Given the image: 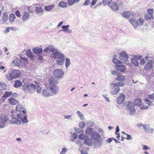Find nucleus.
Here are the masks:
<instances>
[{
  "instance_id": "1",
  "label": "nucleus",
  "mask_w": 154,
  "mask_h": 154,
  "mask_svg": "<svg viewBox=\"0 0 154 154\" xmlns=\"http://www.w3.org/2000/svg\"><path fill=\"white\" fill-rule=\"evenodd\" d=\"M125 76L123 75H120L117 76L116 80L118 81L121 82H118L116 83H113L111 84L112 89L111 93L113 94H118L120 90L119 87H122L124 86L125 83L123 82L125 79Z\"/></svg>"
},
{
  "instance_id": "2",
  "label": "nucleus",
  "mask_w": 154,
  "mask_h": 154,
  "mask_svg": "<svg viewBox=\"0 0 154 154\" xmlns=\"http://www.w3.org/2000/svg\"><path fill=\"white\" fill-rule=\"evenodd\" d=\"M12 119L9 120V122L11 124H20L21 123V121L23 123H26L28 122L26 115H24L21 113L17 114V117L18 119L15 118H13V116L11 115Z\"/></svg>"
},
{
  "instance_id": "3",
  "label": "nucleus",
  "mask_w": 154,
  "mask_h": 154,
  "mask_svg": "<svg viewBox=\"0 0 154 154\" xmlns=\"http://www.w3.org/2000/svg\"><path fill=\"white\" fill-rule=\"evenodd\" d=\"M55 50V48H54L51 49L50 51L53 52V54L54 55V59L57 58V64L61 65L63 64L64 61L65 57L64 56L57 51L54 52Z\"/></svg>"
},
{
  "instance_id": "4",
  "label": "nucleus",
  "mask_w": 154,
  "mask_h": 154,
  "mask_svg": "<svg viewBox=\"0 0 154 154\" xmlns=\"http://www.w3.org/2000/svg\"><path fill=\"white\" fill-rule=\"evenodd\" d=\"M48 87L51 93L56 94L58 92L59 88L55 85L57 83V81L54 78H50L49 79Z\"/></svg>"
},
{
  "instance_id": "5",
  "label": "nucleus",
  "mask_w": 154,
  "mask_h": 154,
  "mask_svg": "<svg viewBox=\"0 0 154 154\" xmlns=\"http://www.w3.org/2000/svg\"><path fill=\"white\" fill-rule=\"evenodd\" d=\"M112 1V0H103L102 2L104 5L108 4L113 11H116L118 10L119 7L117 3L114 2L111 3Z\"/></svg>"
},
{
  "instance_id": "6",
  "label": "nucleus",
  "mask_w": 154,
  "mask_h": 154,
  "mask_svg": "<svg viewBox=\"0 0 154 154\" xmlns=\"http://www.w3.org/2000/svg\"><path fill=\"white\" fill-rule=\"evenodd\" d=\"M23 89L25 91H29L30 93H33L35 91L36 88L35 85L32 83L24 85L22 86Z\"/></svg>"
},
{
  "instance_id": "7",
  "label": "nucleus",
  "mask_w": 154,
  "mask_h": 154,
  "mask_svg": "<svg viewBox=\"0 0 154 154\" xmlns=\"http://www.w3.org/2000/svg\"><path fill=\"white\" fill-rule=\"evenodd\" d=\"M64 72L61 69H56L53 72L54 76L57 78H61L63 76Z\"/></svg>"
},
{
  "instance_id": "8",
  "label": "nucleus",
  "mask_w": 154,
  "mask_h": 154,
  "mask_svg": "<svg viewBox=\"0 0 154 154\" xmlns=\"http://www.w3.org/2000/svg\"><path fill=\"white\" fill-rule=\"evenodd\" d=\"M127 109L131 114H133L135 112L134 103L132 102H129L127 105Z\"/></svg>"
},
{
  "instance_id": "9",
  "label": "nucleus",
  "mask_w": 154,
  "mask_h": 154,
  "mask_svg": "<svg viewBox=\"0 0 154 154\" xmlns=\"http://www.w3.org/2000/svg\"><path fill=\"white\" fill-rule=\"evenodd\" d=\"M122 16L126 18H128L131 17H133L134 14L131 11H124L121 14Z\"/></svg>"
},
{
  "instance_id": "10",
  "label": "nucleus",
  "mask_w": 154,
  "mask_h": 154,
  "mask_svg": "<svg viewBox=\"0 0 154 154\" xmlns=\"http://www.w3.org/2000/svg\"><path fill=\"white\" fill-rule=\"evenodd\" d=\"M128 56L125 52L122 51L120 53L119 58L120 60L125 62L128 61Z\"/></svg>"
},
{
  "instance_id": "11",
  "label": "nucleus",
  "mask_w": 154,
  "mask_h": 154,
  "mask_svg": "<svg viewBox=\"0 0 154 154\" xmlns=\"http://www.w3.org/2000/svg\"><path fill=\"white\" fill-rule=\"evenodd\" d=\"M91 137L93 140L99 141L101 137L99 134L96 131H94L91 134Z\"/></svg>"
},
{
  "instance_id": "12",
  "label": "nucleus",
  "mask_w": 154,
  "mask_h": 154,
  "mask_svg": "<svg viewBox=\"0 0 154 154\" xmlns=\"http://www.w3.org/2000/svg\"><path fill=\"white\" fill-rule=\"evenodd\" d=\"M30 17V14L29 12L24 11L22 14V19L23 21H26Z\"/></svg>"
},
{
  "instance_id": "13",
  "label": "nucleus",
  "mask_w": 154,
  "mask_h": 154,
  "mask_svg": "<svg viewBox=\"0 0 154 154\" xmlns=\"http://www.w3.org/2000/svg\"><path fill=\"white\" fill-rule=\"evenodd\" d=\"M115 69L118 71L123 72L125 71L126 68L124 65H116L115 66Z\"/></svg>"
},
{
  "instance_id": "14",
  "label": "nucleus",
  "mask_w": 154,
  "mask_h": 154,
  "mask_svg": "<svg viewBox=\"0 0 154 154\" xmlns=\"http://www.w3.org/2000/svg\"><path fill=\"white\" fill-rule=\"evenodd\" d=\"M125 96L122 94H121L117 98V103L119 104L122 103L125 101Z\"/></svg>"
},
{
  "instance_id": "15",
  "label": "nucleus",
  "mask_w": 154,
  "mask_h": 154,
  "mask_svg": "<svg viewBox=\"0 0 154 154\" xmlns=\"http://www.w3.org/2000/svg\"><path fill=\"white\" fill-rule=\"evenodd\" d=\"M42 95L45 97H48L51 96V93L50 91V90L48 88L42 90Z\"/></svg>"
},
{
  "instance_id": "16",
  "label": "nucleus",
  "mask_w": 154,
  "mask_h": 154,
  "mask_svg": "<svg viewBox=\"0 0 154 154\" xmlns=\"http://www.w3.org/2000/svg\"><path fill=\"white\" fill-rule=\"evenodd\" d=\"M11 73V75H13V76L14 78H18L21 74V72L20 70L15 69H13Z\"/></svg>"
},
{
  "instance_id": "17",
  "label": "nucleus",
  "mask_w": 154,
  "mask_h": 154,
  "mask_svg": "<svg viewBox=\"0 0 154 154\" xmlns=\"http://www.w3.org/2000/svg\"><path fill=\"white\" fill-rule=\"evenodd\" d=\"M152 66V61L151 60L148 61L144 66V69L146 70L150 69Z\"/></svg>"
},
{
  "instance_id": "18",
  "label": "nucleus",
  "mask_w": 154,
  "mask_h": 154,
  "mask_svg": "<svg viewBox=\"0 0 154 154\" xmlns=\"http://www.w3.org/2000/svg\"><path fill=\"white\" fill-rule=\"evenodd\" d=\"M84 140L85 141L83 143L84 144H86L88 146H91L92 145V140L88 137L87 136Z\"/></svg>"
},
{
  "instance_id": "19",
  "label": "nucleus",
  "mask_w": 154,
  "mask_h": 154,
  "mask_svg": "<svg viewBox=\"0 0 154 154\" xmlns=\"http://www.w3.org/2000/svg\"><path fill=\"white\" fill-rule=\"evenodd\" d=\"M9 103L11 105H16L19 102L13 97H11L8 99Z\"/></svg>"
},
{
  "instance_id": "20",
  "label": "nucleus",
  "mask_w": 154,
  "mask_h": 154,
  "mask_svg": "<svg viewBox=\"0 0 154 154\" xmlns=\"http://www.w3.org/2000/svg\"><path fill=\"white\" fill-rule=\"evenodd\" d=\"M129 22L131 23L135 27H137L138 25V22L136 20L132 18H130L129 19Z\"/></svg>"
},
{
  "instance_id": "21",
  "label": "nucleus",
  "mask_w": 154,
  "mask_h": 154,
  "mask_svg": "<svg viewBox=\"0 0 154 154\" xmlns=\"http://www.w3.org/2000/svg\"><path fill=\"white\" fill-rule=\"evenodd\" d=\"M26 54L27 57L31 58V59H33L34 57L33 54L31 51L29 50H27Z\"/></svg>"
},
{
  "instance_id": "22",
  "label": "nucleus",
  "mask_w": 154,
  "mask_h": 154,
  "mask_svg": "<svg viewBox=\"0 0 154 154\" xmlns=\"http://www.w3.org/2000/svg\"><path fill=\"white\" fill-rule=\"evenodd\" d=\"M42 49L41 48L39 47H36L33 48V51L35 54H39L42 53Z\"/></svg>"
},
{
  "instance_id": "23",
  "label": "nucleus",
  "mask_w": 154,
  "mask_h": 154,
  "mask_svg": "<svg viewBox=\"0 0 154 154\" xmlns=\"http://www.w3.org/2000/svg\"><path fill=\"white\" fill-rule=\"evenodd\" d=\"M22 84V82L19 80L16 81L14 85V86L15 88H18L20 87Z\"/></svg>"
},
{
  "instance_id": "24",
  "label": "nucleus",
  "mask_w": 154,
  "mask_h": 154,
  "mask_svg": "<svg viewBox=\"0 0 154 154\" xmlns=\"http://www.w3.org/2000/svg\"><path fill=\"white\" fill-rule=\"evenodd\" d=\"M12 94L11 91H5L4 92L2 97L4 98H7L11 96Z\"/></svg>"
},
{
  "instance_id": "25",
  "label": "nucleus",
  "mask_w": 154,
  "mask_h": 154,
  "mask_svg": "<svg viewBox=\"0 0 154 154\" xmlns=\"http://www.w3.org/2000/svg\"><path fill=\"white\" fill-rule=\"evenodd\" d=\"M0 119L2 121H3L5 122L8 121V116L2 114L0 117Z\"/></svg>"
},
{
  "instance_id": "26",
  "label": "nucleus",
  "mask_w": 154,
  "mask_h": 154,
  "mask_svg": "<svg viewBox=\"0 0 154 154\" xmlns=\"http://www.w3.org/2000/svg\"><path fill=\"white\" fill-rule=\"evenodd\" d=\"M35 10L36 13L38 14H42L43 13V9L41 7H36Z\"/></svg>"
},
{
  "instance_id": "27",
  "label": "nucleus",
  "mask_w": 154,
  "mask_h": 154,
  "mask_svg": "<svg viewBox=\"0 0 154 154\" xmlns=\"http://www.w3.org/2000/svg\"><path fill=\"white\" fill-rule=\"evenodd\" d=\"M93 129L91 128H87L85 131V133L86 134L89 135L91 134L94 132Z\"/></svg>"
},
{
  "instance_id": "28",
  "label": "nucleus",
  "mask_w": 154,
  "mask_h": 154,
  "mask_svg": "<svg viewBox=\"0 0 154 154\" xmlns=\"http://www.w3.org/2000/svg\"><path fill=\"white\" fill-rule=\"evenodd\" d=\"M27 10L29 11L28 12L32 13L34 12L35 10V7L32 5L28 6L27 7Z\"/></svg>"
},
{
  "instance_id": "29",
  "label": "nucleus",
  "mask_w": 154,
  "mask_h": 154,
  "mask_svg": "<svg viewBox=\"0 0 154 154\" xmlns=\"http://www.w3.org/2000/svg\"><path fill=\"white\" fill-rule=\"evenodd\" d=\"M68 5H72L75 3L78 2L80 0H67Z\"/></svg>"
},
{
  "instance_id": "30",
  "label": "nucleus",
  "mask_w": 154,
  "mask_h": 154,
  "mask_svg": "<svg viewBox=\"0 0 154 154\" xmlns=\"http://www.w3.org/2000/svg\"><path fill=\"white\" fill-rule=\"evenodd\" d=\"M6 78L8 81L12 80L14 79V77L13 76V75H11V72L10 73L7 74L6 76Z\"/></svg>"
},
{
  "instance_id": "31",
  "label": "nucleus",
  "mask_w": 154,
  "mask_h": 154,
  "mask_svg": "<svg viewBox=\"0 0 154 154\" xmlns=\"http://www.w3.org/2000/svg\"><path fill=\"white\" fill-rule=\"evenodd\" d=\"M54 6L52 5H50L46 6L45 7L44 9L47 11H49L54 8Z\"/></svg>"
},
{
  "instance_id": "32",
  "label": "nucleus",
  "mask_w": 154,
  "mask_h": 154,
  "mask_svg": "<svg viewBox=\"0 0 154 154\" xmlns=\"http://www.w3.org/2000/svg\"><path fill=\"white\" fill-rule=\"evenodd\" d=\"M58 5L62 8H65L66 7L67 4L63 1H61L59 3Z\"/></svg>"
},
{
  "instance_id": "33",
  "label": "nucleus",
  "mask_w": 154,
  "mask_h": 154,
  "mask_svg": "<svg viewBox=\"0 0 154 154\" xmlns=\"http://www.w3.org/2000/svg\"><path fill=\"white\" fill-rule=\"evenodd\" d=\"M134 102L135 104L137 106H139L141 103V100L138 98L135 99Z\"/></svg>"
},
{
  "instance_id": "34",
  "label": "nucleus",
  "mask_w": 154,
  "mask_h": 154,
  "mask_svg": "<svg viewBox=\"0 0 154 154\" xmlns=\"http://www.w3.org/2000/svg\"><path fill=\"white\" fill-rule=\"evenodd\" d=\"M15 17H16L14 14H11L9 15V20L11 22H12L14 21Z\"/></svg>"
},
{
  "instance_id": "35",
  "label": "nucleus",
  "mask_w": 154,
  "mask_h": 154,
  "mask_svg": "<svg viewBox=\"0 0 154 154\" xmlns=\"http://www.w3.org/2000/svg\"><path fill=\"white\" fill-rule=\"evenodd\" d=\"M20 61L21 63L23 64L27 63L28 62L27 59L26 58L21 57Z\"/></svg>"
},
{
  "instance_id": "36",
  "label": "nucleus",
  "mask_w": 154,
  "mask_h": 154,
  "mask_svg": "<svg viewBox=\"0 0 154 154\" xmlns=\"http://www.w3.org/2000/svg\"><path fill=\"white\" fill-rule=\"evenodd\" d=\"M131 61L132 63L134 64L135 66H138L139 65V62L135 58H132L131 59Z\"/></svg>"
},
{
  "instance_id": "37",
  "label": "nucleus",
  "mask_w": 154,
  "mask_h": 154,
  "mask_svg": "<svg viewBox=\"0 0 154 154\" xmlns=\"http://www.w3.org/2000/svg\"><path fill=\"white\" fill-rule=\"evenodd\" d=\"M112 62L115 64H122V63L118 59L116 58H114L112 60ZM117 65V64H116Z\"/></svg>"
},
{
  "instance_id": "38",
  "label": "nucleus",
  "mask_w": 154,
  "mask_h": 154,
  "mask_svg": "<svg viewBox=\"0 0 154 154\" xmlns=\"http://www.w3.org/2000/svg\"><path fill=\"white\" fill-rule=\"evenodd\" d=\"M145 18L146 20H149L153 18L152 15H149L148 14H146L145 16Z\"/></svg>"
},
{
  "instance_id": "39",
  "label": "nucleus",
  "mask_w": 154,
  "mask_h": 154,
  "mask_svg": "<svg viewBox=\"0 0 154 154\" xmlns=\"http://www.w3.org/2000/svg\"><path fill=\"white\" fill-rule=\"evenodd\" d=\"M86 137L87 136L84 134H80L78 136V138L81 140H85Z\"/></svg>"
},
{
  "instance_id": "40",
  "label": "nucleus",
  "mask_w": 154,
  "mask_h": 154,
  "mask_svg": "<svg viewBox=\"0 0 154 154\" xmlns=\"http://www.w3.org/2000/svg\"><path fill=\"white\" fill-rule=\"evenodd\" d=\"M70 61L68 58H66V59L65 65L66 67H67L70 64Z\"/></svg>"
},
{
  "instance_id": "41",
  "label": "nucleus",
  "mask_w": 154,
  "mask_h": 154,
  "mask_svg": "<svg viewBox=\"0 0 154 154\" xmlns=\"http://www.w3.org/2000/svg\"><path fill=\"white\" fill-rule=\"evenodd\" d=\"M77 113L81 120L83 119L84 118V115L83 114H82L79 111H78L77 112Z\"/></svg>"
},
{
  "instance_id": "42",
  "label": "nucleus",
  "mask_w": 154,
  "mask_h": 154,
  "mask_svg": "<svg viewBox=\"0 0 154 154\" xmlns=\"http://www.w3.org/2000/svg\"><path fill=\"white\" fill-rule=\"evenodd\" d=\"M139 108L141 109H146L148 106V105L146 106H144L143 104H141L139 106Z\"/></svg>"
},
{
  "instance_id": "43",
  "label": "nucleus",
  "mask_w": 154,
  "mask_h": 154,
  "mask_svg": "<svg viewBox=\"0 0 154 154\" xmlns=\"http://www.w3.org/2000/svg\"><path fill=\"white\" fill-rule=\"evenodd\" d=\"M85 123L83 122H81L79 123V126L81 128H83L85 126Z\"/></svg>"
},
{
  "instance_id": "44",
  "label": "nucleus",
  "mask_w": 154,
  "mask_h": 154,
  "mask_svg": "<svg viewBox=\"0 0 154 154\" xmlns=\"http://www.w3.org/2000/svg\"><path fill=\"white\" fill-rule=\"evenodd\" d=\"M147 12L149 15H152L154 12V10L153 8L149 9L147 10Z\"/></svg>"
},
{
  "instance_id": "45",
  "label": "nucleus",
  "mask_w": 154,
  "mask_h": 154,
  "mask_svg": "<svg viewBox=\"0 0 154 154\" xmlns=\"http://www.w3.org/2000/svg\"><path fill=\"white\" fill-rule=\"evenodd\" d=\"M0 85L2 87L4 90H6L7 89L6 85L5 83L0 82Z\"/></svg>"
},
{
  "instance_id": "46",
  "label": "nucleus",
  "mask_w": 154,
  "mask_h": 154,
  "mask_svg": "<svg viewBox=\"0 0 154 154\" xmlns=\"http://www.w3.org/2000/svg\"><path fill=\"white\" fill-rule=\"evenodd\" d=\"M69 26V25L63 26L62 27V28L63 29V30L65 32H67Z\"/></svg>"
},
{
  "instance_id": "47",
  "label": "nucleus",
  "mask_w": 154,
  "mask_h": 154,
  "mask_svg": "<svg viewBox=\"0 0 154 154\" xmlns=\"http://www.w3.org/2000/svg\"><path fill=\"white\" fill-rule=\"evenodd\" d=\"M5 126V122L2 121H0V128H2Z\"/></svg>"
},
{
  "instance_id": "48",
  "label": "nucleus",
  "mask_w": 154,
  "mask_h": 154,
  "mask_svg": "<svg viewBox=\"0 0 154 154\" xmlns=\"http://www.w3.org/2000/svg\"><path fill=\"white\" fill-rule=\"evenodd\" d=\"M148 97L152 100H154V93L152 94H149L148 96Z\"/></svg>"
},
{
  "instance_id": "49",
  "label": "nucleus",
  "mask_w": 154,
  "mask_h": 154,
  "mask_svg": "<svg viewBox=\"0 0 154 154\" xmlns=\"http://www.w3.org/2000/svg\"><path fill=\"white\" fill-rule=\"evenodd\" d=\"M36 88V91L38 93H40L42 90L41 88L39 86H37Z\"/></svg>"
},
{
  "instance_id": "50",
  "label": "nucleus",
  "mask_w": 154,
  "mask_h": 154,
  "mask_svg": "<svg viewBox=\"0 0 154 154\" xmlns=\"http://www.w3.org/2000/svg\"><path fill=\"white\" fill-rule=\"evenodd\" d=\"M144 100L147 103V106L148 105L149 106V105L151 104L152 103V102L149 100L148 98Z\"/></svg>"
},
{
  "instance_id": "51",
  "label": "nucleus",
  "mask_w": 154,
  "mask_h": 154,
  "mask_svg": "<svg viewBox=\"0 0 154 154\" xmlns=\"http://www.w3.org/2000/svg\"><path fill=\"white\" fill-rule=\"evenodd\" d=\"M140 64L141 66L143 65L145 63V61L144 58L141 59L140 62Z\"/></svg>"
},
{
  "instance_id": "52",
  "label": "nucleus",
  "mask_w": 154,
  "mask_h": 154,
  "mask_svg": "<svg viewBox=\"0 0 154 154\" xmlns=\"http://www.w3.org/2000/svg\"><path fill=\"white\" fill-rule=\"evenodd\" d=\"M139 21L140 25H142L144 22V20L141 18H140L139 19Z\"/></svg>"
},
{
  "instance_id": "53",
  "label": "nucleus",
  "mask_w": 154,
  "mask_h": 154,
  "mask_svg": "<svg viewBox=\"0 0 154 154\" xmlns=\"http://www.w3.org/2000/svg\"><path fill=\"white\" fill-rule=\"evenodd\" d=\"M126 135H127V137L126 138V139L127 140H129L132 139V137L131 136L130 134H126Z\"/></svg>"
},
{
  "instance_id": "54",
  "label": "nucleus",
  "mask_w": 154,
  "mask_h": 154,
  "mask_svg": "<svg viewBox=\"0 0 154 154\" xmlns=\"http://www.w3.org/2000/svg\"><path fill=\"white\" fill-rule=\"evenodd\" d=\"M15 14L17 17H20L21 16L20 12L18 11H17L15 12Z\"/></svg>"
},
{
  "instance_id": "55",
  "label": "nucleus",
  "mask_w": 154,
  "mask_h": 154,
  "mask_svg": "<svg viewBox=\"0 0 154 154\" xmlns=\"http://www.w3.org/2000/svg\"><path fill=\"white\" fill-rule=\"evenodd\" d=\"M143 150H145L146 149H150V148L148 146L145 145H143Z\"/></svg>"
},
{
  "instance_id": "56",
  "label": "nucleus",
  "mask_w": 154,
  "mask_h": 154,
  "mask_svg": "<svg viewBox=\"0 0 154 154\" xmlns=\"http://www.w3.org/2000/svg\"><path fill=\"white\" fill-rule=\"evenodd\" d=\"M61 151L66 153L67 151V149L64 146L63 147Z\"/></svg>"
},
{
  "instance_id": "57",
  "label": "nucleus",
  "mask_w": 154,
  "mask_h": 154,
  "mask_svg": "<svg viewBox=\"0 0 154 154\" xmlns=\"http://www.w3.org/2000/svg\"><path fill=\"white\" fill-rule=\"evenodd\" d=\"M143 128L146 131H147L148 130H149V127L148 126H146V125H143Z\"/></svg>"
},
{
  "instance_id": "58",
  "label": "nucleus",
  "mask_w": 154,
  "mask_h": 154,
  "mask_svg": "<svg viewBox=\"0 0 154 154\" xmlns=\"http://www.w3.org/2000/svg\"><path fill=\"white\" fill-rule=\"evenodd\" d=\"M97 1V0H93L91 2V6L95 5Z\"/></svg>"
},
{
  "instance_id": "59",
  "label": "nucleus",
  "mask_w": 154,
  "mask_h": 154,
  "mask_svg": "<svg viewBox=\"0 0 154 154\" xmlns=\"http://www.w3.org/2000/svg\"><path fill=\"white\" fill-rule=\"evenodd\" d=\"M90 2V0H86L84 5L85 6L87 5H88L89 3Z\"/></svg>"
},
{
  "instance_id": "60",
  "label": "nucleus",
  "mask_w": 154,
  "mask_h": 154,
  "mask_svg": "<svg viewBox=\"0 0 154 154\" xmlns=\"http://www.w3.org/2000/svg\"><path fill=\"white\" fill-rule=\"evenodd\" d=\"M113 138H108L106 141L107 143H111L112 140Z\"/></svg>"
},
{
  "instance_id": "61",
  "label": "nucleus",
  "mask_w": 154,
  "mask_h": 154,
  "mask_svg": "<svg viewBox=\"0 0 154 154\" xmlns=\"http://www.w3.org/2000/svg\"><path fill=\"white\" fill-rule=\"evenodd\" d=\"M117 72L116 71H113L111 72L112 74L114 75H117Z\"/></svg>"
},
{
  "instance_id": "62",
  "label": "nucleus",
  "mask_w": 154,
  "mask_h": 154,
  "mask_svg": "<svg viewBox=\"0 0 154 154\" xmlns=\"http://www.w3.org/2000/svg\"><path fill=\"white\" fill-rule=\"evenodd\" d=\"M119 126L118 125L117 126L116 128V133H117L118 132H119Z\"/></svg>"
},
{
  "instance_id": "63",
  "label": "nucleus",
  "mask_w": 154,
  "mask_h": 154,
  "mask_svg": "<svg viewBox=\"0 0 154 154\" xmlns=\"http://www.w3.org/2000/svg\"><path fill=\"white\" fill-rule=\"evenodd\" d=\"M143 124L142 123H138V124H137V126L138 127H140L142 126H143Z\"/></svg>"
},
{
  "instance_id": "64",
  "label": "nucleus",
  "mask_w": 154,
  "mask_h": 154,
  "mask_svg": "<svg viewBox=\"0 0 154 154\" xmlns=\"http://www.w3.org/2000/svg\"><path fill=\"white\" fill-rule=\"evenodd\" d=\"M81 153L82 154H87L86 151H85L84 150H82L81 151Z\"/></svg>"
}]
</instances>
